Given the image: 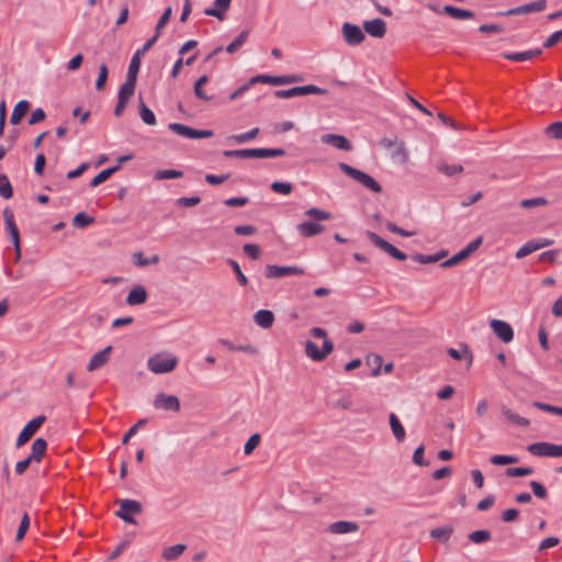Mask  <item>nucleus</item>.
I'll list each match as a JSON object with an SVG mask.
<instances>
[{
  "mask_svg": "<svg viewBox=\"0 0 562 562\" xmlns=\"http://www.w3.org/2000/svg\"><path fill=\"white\" fill-rule=\"evenodd\" d=\"M310 334L315 338H324L322 350L312 340H307L304 346L305 355L313 361L325 360L334 350V342L327 338V331L321 327H313Z\"/></svg>",
  "mask_w": 562,
  "mask_h": 562,
  "instance_id": "obj_1",
  "label": "nucleus"
},
{
  "mask_svg": "<svg viewBox=\"0 0 562 562\" xmlns=\"http://www.w3.org/2000/svg\"><path fill=\"white\" fill-rule=\"evenodd\" d=\"M178 358L169 352L162 351L153 355L147 360V368L155 374H164L173 371L178 366Z\"/></svg>",
  "mask_w": 562,
  "mask_h": 562,
  "instance_id": "obj_2",
  "label": "nucleus"
},
{
  "mask_svg": "<svg viewBox=\"0 0 562 562\" xmlns=\"http://www.w3.org/2000/svg\"><path fill=\"white\" fill-rule=\"evenodd\" d=\"M338 167L345 175H347L351 179L358 181L359 183H361L363 187H366L370 191H372L374 193L382 192V187L380 186V183L378 181H375L370 175H368L359 169H356L346 162H339Z\"/></svg>",
  "mask_w": 562,
  "mask_h": 562,
  "instance_id": "obj_3",
  "label": "nucleus"
},
{
  "mask_svg": "<svg viewBox=\"0 0 562 562\" xmlns=\"http://www.w3.org/2000/svg\"><path fill=\"white\" fill-rule=\"evenodd\" d=\"M116 503L120 505V509L116 512V516L128 524H136L133 515H138L143 512L142 504L135 499H119Z\"/></svg>",
  "mask_w": 562,
  "mask_h": 562,
  "instance_id": "obj_4",
  "label": "nucleus"
},
{
  "mask_svg": "<svg viewBox=\"0 0 562 562\" xmlns=\"http://www.w3.org/2000/svg\"><path fill=\"white\" fill-rule=\"evenodd\" d=\"M366 236L369 238V240L375 247H378L379 249L383 250L384 252H386L392 258H394L396 260H400V261H404V260L407 259L406 254H404L403 251L398 250L395 246H393L392 244H390L389 241H386L385 239L380 237L378 234H375V233H373L371 231H367L366 232Z\"/></svg>",
  "mask_w": 562,
  "mask_h": 562,
  "instance_id": "obj_5",
  "label": "nucleus"
},
{
  "mask_svg": "<svg viewBox=\"0 0 562 562\" xmlns=\"http://www.w3.org/2000/svg\"><path fill=\"white\" fill-rule=\"evenodd\" d=\"M327 90L315 85L297 86L286 90H277L274 95L279 99L293 98L306 94H326Z\"/></svg>",
  "mask_w": 562,
  "mask_h": 562,
  "instance_id": "obj_6",
  "label": "nucleus"
},
{
  "mask_svg": "<svg viewBox=\"0 0 562 562\" xmlns=\"http://www.w3.org/2000/svg\"><path fill=\"white\" fill-rule=\"evenodd\" d=\"M527 450L538 457H562V445H554L551 442H535L528 446Z\"/></svg>",
  "mask_w": 562,
  "mask_h": 562,
  "instance_id": "obj_7",
  "label": "nucleus"
},
{
  "mask_svg": "<svg viewBox=\"0 0 562 562\" xmlns=\"http://www.w3.org/2000/svg\"><path fill=\"white\" fill-rule=\"evenodd\" d=\"M168 128L176 134L186 138H209L213 136V132L210 130H196L191 126L181 123H170Z\"/></svg>",
  "mask_w": 562,
  "mask_h": 562,
  "instance_id": "obj_8",
  "label": "nucleus"
},
{
  "mask_svg": "<svg viewBox=\"0 0 562 562\" xmlns=\"http://www.w3.org/2000/svg\"><path fill=\"white\" fill-rule=\"evenodd\" d=\"M305 270L297 266L282 267L277 265H267L265 276L268 279L283 278L288 276H303Z\"/></svg>",
  "mask_w": 562,
  "mask_h": 562,
  "instance_id": "obj_9",
  "label": "nucleus"
},
{
  "mask_svg": "<svg viewBox=\"0 0 562 562\" xmlns=\"http://www.w3.org/2000/svg\"><path fill=\"white\" fill-rule=\"evenodd\" d=\"M45 420L46 417L44 415H40L30 420L19 435L16 439V447L20 448L21 446L26 443L38 430V428L45 423Z\"/></svg>",
  "mask_w": 562,
  "mask_h": 562,
  "instance_id": "obj_10",
  "label": "nucleus"
},
{
  "mask_svg": "<svg viewBox=\"0 0 562 562\" xmlns=\"http://www.w3.org/2000/svg\"><path fill=\"white\" fill-rule=\"evenodd\" d=\"M153 405L157 409H164L168 412H179L180 401L176 395H168L166 393H158L153 402Z\"/></svg>",
  "mask_w": 562,
  "mask_h": 562,
  "instance_id": "obj_11",
  "label": "nucleus"
},
{
  "mask_svg": "<svg viewBox=\"0 0 562 562\" xmlns=\"http://www.w3.org/2000/svg\"><path fill=\"white\" fill-rule=\"evenodd\" d=\"M341 32L346 43L352 46L361 44L366 38L363 31L358 25L348 22L342 24Z\"/></svg>",
  "mask_w": 562,
  "mask_h": 562,
  "instance_id": "obj_12",
  "label": "nucleus"
},
{
  "mask_svg": "<svg viewBox=\"0 0 562 562\" xmlns=\"http://www.w3.org/2000/svg\"><path fill=\"white\" fill-rule=\"evenodd\" d=\"M427 8L435 13H446L453 19L464 20L474 18V13L470 10L460 9L450 4H447L440 10L438 5L428 3Z\"/></svg>",
  "mask_w": 562,
  "mask_h": 562,
  "instance_id": "obj_13",
  "label": "nucleus"
},
{
  "mask_svg": "<svg viewBox=\"0 0 562 562\" xmlns=\"http://www.w3.org/2000/svg\"><path fill=\"white\" fill-rule=\"evenodd\" d=\"M490 326L493 333L503 342L508 344L514 339V330L507 322L501 319H492Z\"/></svg>",
  "mask_w": 562,
  "mask_h": 562,
  "instance_id": "obj_14",
  "label": "nucleus"
},
{
  "mask_svg": "<svg viewBox=\"0 0 562 562\" xmlns=\"http://www.w3.org/2000/svg\"><path fill=\"white\" fill-rule=\"evenodd\" d=\"M297 233L305 238H310L322 234L325 231V226L313 221H305L296 226Z\"/></svg>",
  "mask_w": 562,
  "mask_h": 562,
  "instance_id": "obj_15",
  "label": "nucleus"
},
{
  "mask_svg": "<svg viewBox=\"0 0 562 562\" xmlns=\"http://www.w3.org/2000/svg\"><path fill=\"white\" fill-rule=\"evenodd\" d=\"M363 30L372 37L382 38L386 33V24L382 19H373L363 23Z\"/></svg>",
  "mask_w": 562,
  "mask_h": 562,
  "instance_id": "obj_16",
  "label": "nucleus"
},
{
  "mask_svg": "<svg viewBox=\"0 0 562 562\" xmlns=\"http://www.w3.org/2000/svg\"><path fill=\"white\" fill-rule=\"evenodd\" d=\"M321 139L324 144L331 145L338 149L346 151L352 150L351 143L342 135L324 134L322 135Z\"/></svg>",
  "mask_w": 562,
  "mask_h": 562,
  "instance_id": "obj_17",
  "label": "nucleus"
},
{
  "mask_svg": "<svg viewBox=\"0 0 562 562\" xmlns=\"http://www.w3.org/2000/svg\"><path fill=\"white\" fill-rule=\"evenodd\" d=\"M112 346H108L101 351L93 355L87 366V370L89 372H92L94 370L102 368L109 361Z\"/></svg>",
  "mask_w": 562,
  "mask_h": 562,
  "instance_id": "obj_18",
  "label": "nucleus"
},
{
  "mask_svg": "<svg viewBox=\"0 0 562 562\" xmlns=\"http://www.w3.org/2000/svg\"><path fill=\"white\" fill-rule=\"evenodd\" d=\"M327 530L330 533H336V535L356 532L359 530V525L353 521L339 520V521L330 524L328 526Z\"/></svg>",
  "mask_w": 562,
  "mask_h": 562,
  "instance_id": "obj_19",
  "label": "nucleus"
},
{
  "mask_svg": "<svg viewBox=\"0 0 562 562\" xmlns=\"http://www.w3.org/2000/svg\"><path fill=\"white\" fill-rule=\"evenodd\" d=\"M147 297L146 289L143 285H137L130 291L125 302L131 306L140 305L147 301Z\"/></svg>",
  "mask_w": 562,
  "mask_h": 562,
  "instance_id": "obj_20",
  "label": "nucleus"
},
{
  "mask_svg": "<svg viewBox=\"0 0 562 562\" xmlns=\"http://www.w3.org/2000/svg\"><path fill=\"white\" fill-rule=\"evenodd\" d=\"M232 0H215V8H207L204 10V14L217 18L223 21L225 19V12L229 9Z\"/></svg>",
  "mask_w": 562,
  "mask_h": 562,
  "instance_id": "obj_21",
  "label": "nucleus"
},
{
  "mask_svg": "<svg viewBox=\"0 0 562 562\" xmlns=\"http://www.w3.org/2000/svg\"><path fill=\"white\" fill-rule=\"evenodd\" d=\"M542 49L541 48H535L529 49L526 52H519V53H504L503 57L507 60L512 61H526L530 60L539 55H541Z\"/></svg>",
  "mask_w": 562,
  "mask_h": 562,
  "instance_id": "obj_22",
  "label": "nucleus"
},
{
  "mask_svg": "<svg viewBox=\"0 0 562 562\" xmlns=\"http://www.w3.org/2000/svg\"><path fill=\"white\" fill-rule=\"evenodd\" d=\"M254 321L259 327L268 329L274 323V315L269 310H259L254 314Z\"/></svg>",
  "mask_w": 562,
  "mask_h": 562,
  "instance_id": "obj_23",
  "label": "nucleus"
},
{
  "mask_svg": "<svg viewBox=\"0 0 562 562\" xmlns=\"http://www.w3.org/2000/svg\"><path fill=\"white\" fill-rule=\"evenodd\" d=\"M30 109V102L26 101V100H21L19 101L12 113H11V116H10V123L13 124V125H16L21 122V120L23 119V116L26 114V112L29 111Z\"/></svg>",
  "mask_w": 562,
  "mask_h": 562,
  "instance_id": "obj_24",
  "label": "nucleus"
},
{
  "mask_svg": "<svg viewBox=\"0 0 562 562\" xmlns=\"http://www.w3.org/2000/svg\"><path fill=\"white\" fill-rule=\"evenodd\" d=\"M47 449V442L43 438H37L32 443V452L29 456L33 461L40 462Z\"/></svg>",
  "mask_w": 562,
  "mask_h": 562,
  "instance_id": "obj_25",
  "label": "nucleus"
},
{
  "mask_svg": "<svg viewBox=\"0 0 562 562\" xmlns=\"http://www.w3.org/2000/svg\"><path fill=\"white\" fill-rule=\"evenodd\" d=\"M252 158H271L285 155L282 148H251Z\"/></svg>",
  "mask_w": 562,
  "mask_h": 562,
  "instance_id": "obj_26",
  "label": "nucleus"
},
{
  "mask_svg": "<svg viewBox=\"0 0 562 562\" xmlns=\"http://www.w3.org/2000/svg\"><path fill=\"white\" fill-rule=\"evenodd\" d=\"M186 549L187 546L181 543L167 547L164 549L161 558L166 561H175L186 551Z\"/></svg>",
  "mask_w": 562,
  "mask_h": 562,
  "instance_id": "obj_27",
  "label": "nucleus"
},
{
  "mask_svg": "<svg viewBox=\"0 0 562 562\" xmlns=\"http://www.w3.org/2000/svg\"><path fill=\"white\" fill-rule=\"evenodd\" d=\"M389 422H390V427L392 429V432H393L395 439L398 442H402L406 436V432H405V429H404L402 423L400 422L397 416L393 413L390 415Z\"/></svg>",
  "mask_w": 562,
  "mask_h": 562,
  "instance_id": "obj_28",
  "label": "nucleus"
},
{
  "mask_svg": "<svg viewBox=\"0 0 562 562\" xmlns=\"http://www.w3.org/2000/svg\"><path fill=\"white\" fill-rule=\"evenodd\" d=\"M136 88V81L131 79H125L124 83L119 89L117 99L123 100L128 103L131 97L134 94Z\"/></svg>",
  "mask_w": 562,
  "mask_h": 562,
  "instance_id": "obj_29",
  "label": "nucleus"
},
{
  "mask_svg": "<svg viewBox=\"0 0 562 562\" xmlns=\"http://www.w3.org/2000/svg\"><path fill=\"white\" fill-rule=\"evenodd\" d=\"M249 30H244L239 33L238 36H236L232 42L231 44H228L226 46V52L228 54H234L235 52H237L245 43L246 41L248 40L249 37Z\"/></svg>",
  "mask_w": 562,
  "mask_h": 562,
  "instance_id": "obj_30",
  "label": "nucleus"
},
{
  "mask_svg": "<svg viewBox=\"0 0 562 562\" xmlns=\"http://www.w3.org/2000/svg\"><path fill=\"white\" fill-rule=\"evenodd\" d=\"M121 166L120 165H115L113 167H110V168H106V169H103L102 171H100L91 181H90V187H98L99 184L103 183L104 181H106L114 172H116L117 170H120Z\"/></svg>",
  "mask_w": 562,
  "mask_h": 562,
  "instance_id": "obj_31",
  "label": "nucleus"
},
{
  "mask_svg": "<svg viewBox=\"0 0 562 562\" xmlns=\"http://www.w3.org/2000/svg\"><path fill=\"white\" fill-rule=\"evenodd\" d=\"M502 413L510 423L516 424L518 426L527 427L530 424V422L527 418L521 417L518 414L514 413L507 406L502 407Z\"/></svg>",
  "mask_w": 562,
  "mask_h": 562,
  "instance_id": "obj_32",
  "label": "nucleus"
},
{
  "mask_svg": "<svg viewBox=\"0 0 562 562\" xmlns=\"http://www.w3.org/2000/svg\"><path fill=\"white\" fill-rule=\"evenodd\" d=\"M453 533L452 526H442L435 528L430 531V537L437 540H441L443 542L448 541Z\"/></svg>",
  "mask_w": 562,
  "mask_h": 562,
  "instance_id": "obj_33",
  "label": "nucleus"
},
{
  "mask_svg": "<svg viewBox=\"0 0 562 562\" xmlns=\"http://www.w3.org/2000/svg\"><path fill=\"white\" fill-rule=\"evenodd\" d=\"M305 216H308L315 221H328L333 218V214L330 212L324 211L318 207H311L304 212Z\"/></svg>",
  "mask_w": 562,
  "mask_h": 562,
  "instance_id": "obj_34",
  "label": "nucleus"
},
{
  "mask_svg": "<svg viewBox=\"0 0 562 562\" xmlns=\"http://www.w3.org/2000/svg\"><path fill=\"white\" fill-rule=\"evenodd\" d=\"M258 134H259V128L255 127L246 133L232 135L228 137V139L233 140L237 144H244V143H247V142L256 138Z\"/></svg>",
  "mask_w": 562,
  "mask_h": 562,
  "instance_id": "obj_35",
  "label": "nucleus"
},
{
  "mask_svg": "<svg viewBox=\"0 0 562 562\" xmlns=\"http://www.w3.org/2000/svg\"><path fill=\"white\" fill-rule=\"evenodd\" d=\"M139 115L143 122L147 125L156 124V116L154 112L143 102L139 103Z\"/></svg>",
  "mask_w": 562,
  "mask_h": 562,
  "instance_id": "obj_36",
  "label": "nucleus"
},
{
  "mask_svg": "<svg viewBox=\"0 0 562 562\" xmlns=\"http://www.w3.org/2000/svg\"><path fill=\"white\" fill-rule=\"evenodd\" d=\"M140 52H136V54L132 57V60L128 66L126 79L135 80L137 78L139 66H140V59H139Z\"/></svg>",
  "mask_w": 562,
  "mask_h": 562,
  "instance_id": "obj_37",
  "label": "nucleus"
},
{
  "mask_svg": "<svg viewBox=\"0 0 562 562\" xmlns=\"http://www.w3.org/2000/svg\"><path fill=\"white\" fill-rule=\"evenodd\" d=\"M209 82V77L207 76H202L200 77L195 83H194V94L196 95L198 99L200 100H203V101H210L212 100L211 97H209L204 90L202 89L203 88V85Z\"/></svg>",
  "mask_w": 562,
  "mask_h": 562,
  "instance_id": "obj_38",
  "label": "nucleus"
},
{
  "mask_svg": "<svg viewBox=\"0 0 562 562\" xmlns=\"http://www.w3.org/2000/svg\"><path fill=\"white\" fill-rule=\"evenodd\" d=\"M94 221V217L87 215L85 212H79L74 216L72 225L77 228H85Z\"/></svg>",
  "mask_w": 562,
  "mask_h": 562,
  "instance_id": "obj_39",
  "label": "nucleus"
},
{
  "mask_svg": "<svg viewBox=\"0 0 562 562\" xmlns=\"http://www.w3.org/2000/svg\"><path fill=\"white\" fill-rule=\"evenodd\" d=\"M13 189L9 178L4 173H0V196L8 200L12 198Z\"/></svg>",
  "mask_w": 562,
  "mask_h": 562,
  "instance_id": "obj_40",
  "label": "nucleus"
},
{
  "mask_svg": "<svg viewBox=\"0 0 562 562\" xmlns=\"http://www.w3.org/2000/svg\"><path fill=\"white\" fill-rule=\"evenodd\" d=\"M538 250V246L536 245V240H529L524 246H521L517 251L515 257L517 259L525 258L526 256L532 254L533 251Z\"/></svg>",
  "mask_w": 562,
  "mask_h": 562,
  "instance_id": "obj_41",
  "label": "nucleus"
},
{
  "mask_svg": "<svg viewBox=\"0 0 562 562\" xmlns=\"http://www.w3.org/2000/svg\"><path fill=\"white\" fill-rule=\"evenodd\" d=\"M547 8V0H537L531 3L522 4L524 14L531 12H541Z\"/></svg>",
  "mask_w": 562,
  "mask_h": 562,
  "instance_id": "obj_42",
  "label": "nucleus"
},
{
  "mask_svg": "<svg viewBox=\"0 0 562 562\" xmlns=\"http://www.w3.org/2000/svg\"><path fill=\"white\" fill-rule=\"evenodd\" d=\"M223 155L226 158H252L251 148L224 150Z\"/></svg>",
  "mask_w": 562,
  "mask_h": 562,
  "instance_id": "obj_43",
  "label": "nucleus"
},
{
  "mask_svg": "<svg viewBox=\"0 0 562 562\" xmlns=\"http://www.w3.org/2000/svg\"><path fill=\"white\" fill-rule=\"evenodd\" d=\"M270 189L276 193L288 195L292 192L293 186L289 182L273 181Z\"/></svg>",
  "mask_w": 562,
  "mask_h": 562,
  "instance_id": "obj_44",
  "label": "nucleus"
},
{
  "mask_svg": "<svg viewBox=\"0 0 562 562\" xmlns=\"http://www.w3.org/2000/svg\"><path fill=\"white\" fill-rule=\"evenodd\" d=\"M469 539L473 543H482L485 541H488L491 539V531L490 530H475L469 535Z\"/></svg>",
  "mask_w": 562,
  "mask_h": 562,
  "instance_id": "obj_45",
  "label": "nucleus"
},
{
  "mask_svg": "<svg viewBox=\"0 0 562 562\" xmlns=\"http://www.w3.org/2000/svg\"><path fill=\"white\" fill-rule=\"evenodd\" d=\"M548 203L549 202L547 199H544L542 196H538V198L525 199V200L520 201V206L522 209H530V207L544 206Z\"/></svg>",
  "mask_w": 562,
  "mask_h": 562,
  "instance_id": "obj_46",
  "label": "nucleus"
},
{
  "mask_svg": "<svg viewBox=\"0 0 562 562\" xmlns=\"http://www.w3.org/2000/svg\"><path fill=\"white\" fill-rule=\"evenodd\" d=\"M490 461L495 465H506L518 462V458L515 456L496 454L491 457Z\"/></svg>",
  "mask_w": 562,
  "mask_h": 562,
  "instance_id": "obj_47",
  "label": "nucleus"
},
{
  "mask_svg": "<svg viewBox=\"0 0 562 562\" xmlns=\"http://www.w3.org/2000/svg\"><path fill=\"white\" fill-rule=\"evenodd\" d=\"M467 258H468V256H465V252L461 249L459 252H457L449 259L441 262L440 266L442 268H451L453 266H457L458 263H460L461 261H463Z\"/></svg>",
  "mask_w": 562,
  "mask_h": 562,
  "instance_id": "obj_48",
  "label": "nucleus"
},
{
  "mask_svg": "<svg viewBox=\"0 0 562 562\" xmlns=\"http://www.w3.org/2000/svg\"><path fill=\"white\" fill-rule=\"evenodd\" d=\"M183 176L182 171L180 170H175V169H165V170H159L156 175H155V179L157 180H162V179H178V178H181Z\"/></svg>",
  "mask_w": 562,
  "mask_h": 562,
  "instance_id": "obj_49",
  "label": "nucleus"
},
{
  "mask_svg": "<svg viewBox=\"0 0 562 562\" xmlns=\"http://www.w3.org/2000/svg\"><path fill=\"white\" fill-rule=\"evenodd\" d=\"M29 528H30V516L27 513H24V515L22 516V519L20 521L19 529L16 531V536H15L16 541H21L24 538Z\"/></svg>",
  "mask_w": 562,
  "mask_h": 562,
  "instance_id": "obj_50",
  "label": "nucleus"
},
{
  "mask_svg": "<svg viewBox=\"0 0 562 562\" xmlns=\"http://www.w3.org/2000/svg\"><path fill=\"white\" fill-rule=\"evenodd\" d=\"M548 136L554 139H562V122H553L547 128Z\"/></svg>",
  "mask_w": 562,
  "mask_h": 562,
  "instance_id": "obj_51",
  "label": "nucleus"
},
{
  "mask_svg": "<svg viewBox=\"0 0 562 562\" xmlns=\"http://www.w3.org/2000/svg\"><path fill=\"white\" fill-rule=\"evenodd\" d=\"M228 265L232 267V270L236 274L237 281L240 285H246L248 283L247 277L243 273L240 266L237 261L229 259Z\"/></svg>",
  "mask_w": 562,
  "mask_h": 562,
  "instance_id": "obj_52",
  "label": "nucleus"
},
{
  "mask_svg": "<svg viewBox=\"0 0 562 562\" xmlns=\"http://www.w3.org/2000/svg\"><path fill=\"white\" fill-rule=\"evenodd\" d=\"M438 170L442 172L443 175L451 177L457 173H461L463 171V167L461 165H448V164H441L438 167Z\"/></svg>",
  "mask_w": 562,
  "mask_h": 562,
  "instance_id": "obj_53",
  "label": "nucleus"
},
{
  "mask_svg": "<svg viewBox=\"0 0 562 562\" xmlns=\"http://www.w3.org/2000/svg\"><path fill=\"white\" fill-rule=\"evenodd\" d=\"M109 70L105 64H101L99 67V75L95 81V89L102 90L108 79Z\"/></svg>",
  "mask_w": 562,
  "mask_h": 562,
  "instance_id": "obj_54",
  "label": "nucleus"
},
{
  "mask_svg": "<svg viewBox=\"0 0 562 562\" xmlns=\"http://www.w3.org/2000/svg\"><path fill=\"white\" fill-rule=\"evenodd\" d=\"M171 14H172V8L171 7H168L167 9H165L164 13L161 14V16L159 18V20H158V22L156 24V27H155V32L156 33H158L160 35L161 30L169 22V20L171 18Z\"/></svg>",
  "mask_w": 562,
  "mask_h": 562,
  "instance_id": "obj_55",
  "label": "nucleus"
},
{
  "mask_svg": "<svg viewBox=\"0 0 562 562\" xmlns=\"http://www.w3.org/2000/svg\"><path fill=\"white\" fill-rule=\"evenodd\" d=\"M200 202V196H182L176 200V205L180 207H191L198 205Z\"/></svg>",
  "mask_w": 562,
  "mask_h": 562,
  "instance_id": "obj_56",
  "label": "nucleus"
},
{
  "mask_svg": "<svg viewBox=\"0 0 562 562\" xmlns=\"http://www.w3.org/2000/svg\"><path fill=\"white\" fill-rule=\"evenodd\" d=\"M533 473L532 468H508L506 475L510 477L526 476Z\"/></svg>",
  "mask_w": 562,
  "mask_h": 562,
  "instance_id": "obj_57",
  "label": "nucleus"
},
{
  "mask_svg": "<svg viewBox=\"0 0 562 562\" xmlns=\"http://www.w3.org/2000/svg\"><path fill=\"white\" fill-rule=\"evenodd\" d=\"M383 358L380 355H371L368 357V364L373 367L372 375L380 374Z\"/></svg>",
  "mask_w": 562,
  "mask_h": 562,
  "instance_id": "obj_58",
  "label": "nucleus"
},
{
  "mask_svg": "<svg viewBox=\"0 0 562 562\" xmlns=\"http://www.w3.org/2000/svg\"><path fill=\"white\" fill-rule=\"evenodd\" d=\"M260 435L254 434L244 446L245 454H250L260 443Z\"/></svg>",
  "mask_w": 562,
  "mask_h": 562,
  "instance_id": "obj_59",
  "label": "nucleus"
},
{
  "mask_svg": "<svg viewBox=\"0 0 562 562\" xmlns=\"http://www.w3.org/2000/svg\"><path fill=\"white\" fill-rule=\"evenodd\" d=\"M425 447L420 445L413 453V462L419 467L428 465V462L424 459Z\"/></svg>",
  "mask_w": 562,
  "mask_h": 562,
  "instance_id": "obj_60",
  "label": "nucleus"
},
{
  "mask_svg": "<svg viewBox=\"0 0 562 562\" xmlns=\"http://www.w3.org/2000/svg\"><path fill=\"white\" fill-rule=\"evenodd\" d=\"M385 226H386V228L390 232H392L394 234H397V235H400L402 237H411V236L415 235V232H408V231L397 226L395 223L390 222V221L385 224Z\"/></svg>",
  "mask_w": 562,
  "mask_h": 562,
  "instance_id": "obj_61",
  "label": "nucleus"
},
{
  "mask_svg": "<svg viewBox=\"0 0 562 562\" xmlns=\"http://www.w3.org/2000/svg\"><path fill=\"white\" fill-rule=\"evenodd\" d=\"M244 252L251 259H258L260 257V247L256 244H246L243 247Z\"/></svg>",
  "mask_w": 562,
  "mask_h": 562,
  "instance_id": "obj_62",
  "label": "nucleus"
},
{
  "mask_svg": "<svg viewBox=\"0 0 562 562\" xmlns=\"http://www.w3.org/2000/svg\"><path fill=\"white\" fill-rule=\"evenodd\" d=\"M529 485L537 497L546 498L548 496V492L541 483L537 481H531Z\"/></svg>",
  "mask_w": 562,
  "mask_h": 562,
  "instance_id": "obj_63",
  "label": "nucleus"
},
{
  "mask_svg": "<svg viewBox=\"0 0 562 562\" xmlns=\"http://www.w3.org/2000/svg\"><path fill=\"white\" fill-rule=\"evenodd\" d=\"M561 40H562V30L555 31L543 42V47L550 48V47L554 46L557 43H559Z\"/></svg>",
  "mask_w": 562,
  "mask_h": 562,
  "instance_id": "obj_64",
  "label": "nucleus"
}]
</instances>
